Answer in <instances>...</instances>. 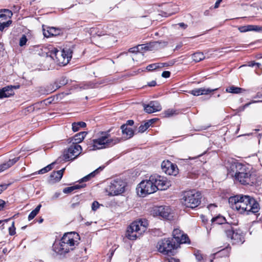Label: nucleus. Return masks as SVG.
I'll return each instance as SVG.
<instances>
[{"mask_svg": "<svg viewBox=\"0 0 262 262\" xmlns=\"http://www.w3.org/2000/svg\"><path fill=\"white\" fill-rule=\"evenodd\" d=\"M226 219L222 215H218L216 217H212L211 220L212 224H216L217 225L223 224L226 223Z\"/></svg>", "mask_w": 262, "mask_h": 262, "instance_id": "obj_31", "label": "nucleus"}, {"mask_svg": "<svg viewBox=\"0 0 262 262\" xmlns=\"http://www.w3.org/2000/svg\"><path fill=\"white\" fill-rule=\"evenodd\" d=\"M151 212L154 216H159L165 219H169L171 209L168 206H156L152 208Z\"/></svg>", "mask_w": 262, "mask_h": 262, "instance_id": "obj_14", "label": "nucleus"}, {"mask_svg": "<svg viewBox=\"0 0 262 262\" xmlns=\"http://www.w3.org/2000/svg\"><path fill=\"white\" fill-rule=\"evenodd\" d=\"M13 8V11H14V12H18L20 9V7L17 6H14Z\"/></svg>", "mask_w": 262, "mask_h": 262, "instance_id": "obj_59", "label": "nucleus"}, {"mask_svg": "<svg viewBox=\"0 0 262 262\" xmlns=\"http://www.w3.org/2000/svg\"><path fill=\"white\" fill-rule=\"evenodd\" d=\"M165 41H153L149 43L139 45L141 51L157 50L167 46Z\"/></svg>", "mask_w": 262, "mask_h": 262, "instance_id": "obj_15", "label": "nucleus"}, {"mask_svg": "<svg viewBox=\"0 0 262 262\" xmlns=\"http://www.w3.org/2000/svg\"><path fill=\"white\" fill-rule=\"evenodd\" d=\"M254 98H262V94H257V95L254 97Z\"/></svg>", "mask_w": 262, "mask_h": 262, "instance_id": "obj_63", "label": "nucleus"}, {"mask_svg": "<svg viewBox=\"0 0 262 262\" xmlns=\"http://www.w3.org/2000/svg\"><path fill=\"white\" fill-rule=\"evenodd\" d=\"M12 85H8L0 89V99L8 98L14 95Z\"/></svg>", "mask_w": 262, "mask_h": 262, "instance_id": "obj_21", "label": "nucleus"}, {"mask_svg": "<svg viewBox=\"0 0 262 262\" xmlns=\"http://www.w3.org/2000/svg\"><path fill=\"white\" fill-rule=\"evenodd\" d=\"M50 56L58 64L65 66L71 60L73 51L70 48H64L62 50L53 48L50 51Z\"/></svg>", "mask_w": 262, "mask_h": 262, "instance_id": "obj_5", "label": "nucleus"}, {"mask_svg": "<svg viewBox=\"0 0 262 262\" xmlns=\"http://www.w3.org/2000/svg\"><path fill=\"white\" fill-rule=\"evenodd\" d=\"M103 167H99L97 169L94 170V171L92 172L90 174H88L87 176L84 177L83 178H82L80 181V183H81L83 182H86L90 180V179L91 178L94 177L97 174H98L100 171L102 170L103 169Z\"/></svg>", "mask_w": 262, "mask_h": 262, "instance_id": "obj_26", "label": "nucleus"}, {"mask_svg": "<svg viewBox=\"0 0 262 262\" xmlns=\"http://www.w3.org/2000/svg\"><path fill=\"white\" fill-rule=\"evenodd\" d=\"M61 30L53 27H47V29L46 30L43 28V34L45 37H50L53 36H57L60 34Z\"/></svg>", "mask_w": 262, "mask_h": 262, "instance_id": "obj_20", "label": "nucleus"}, {"mask_svg": "<svg viewBox=\"0 0 262 262\" xmlns=\"http://www.w3.org/2000/svg\"><path fill=\"white\" fill-rule=\"evenodd\" d=\"M114 250L113 249H111L110 250V253H108V254L110 255L109 257L111 258L113 256V254H114Z\"/></svg>", "mask_w": 262, "mask_h": 262, "instance_id": "obj_61", "label": "nucleus"}, {"mask_svg": "<svg viewBox=\"0 0 262 262\" xmlns=\"http://www.w3.org/2000/svg\"><path fill=\"white\" fill-rule=\"evenodd\" d=\"M154 122V119H151L144 124H141L138 128V132L141 133L144 132Z\"/></svg>", "mask_w": 262, "mask_h": 262, "instance_id": "obj_32", "label": "nucleus"}, {"mask_svg": "<svg viewBox=\"0 0 262 262\" xmlns=\"http://www.w3.org/2000/svg\"><path fill=\"white\" fill-rule=\"evenodd\" d=\"M227 236L230 238L233 244H242L245 241L244 234L240 229L232 228L226 230Z\"/></svg>", "mask_w": 262, "mask_h": 262, "instance_id": "obj_11", "label": "nucleus"}, {"mask_svg": "<svg viewBox=\"0 0 262 262\" xmlns=\"http://www.w3.org/2000/svg\"><path fill=\"white\" fill-rule=\"evenodd\" d=\"M189 243L190 240L189 239L188 236L186 234H185L183 233L181 236L179 238V239H178V240L176 242V244L177 245V248L181 244H186Z\"/></svg>", "mask_w": 262, "mask_h": 262, "instance_id": "obj_29", "label": "nucleus"}, {"mask_svg": "<svg viewBox=\"0 0 262 262\" xmlns=\"http://www.w3.org/2000/svg\"><path fill=\"white\" fill-rule=\"evenodd\" d=\"M165 262H180L179 259H176L175 258L171 257L170 259H168Z\"/></svg>", "mask_w": 262, "mask_h": 262, "instance_id": "obj_55", "label": "nucleus"}, {"mask_svg": "<svg viewBox=\"0 0 262 262\" xmlns=\"http://www.w3.org/2000/svg\"><path fill=\"white\" fill-rule=\"evenodd\" d=\"M82 148L78 144H73L64 151L63 158L66 161L73 160L76 158L81 153Z\"/></svg>", "mask_w": 262, "mask_h": 262, "instance_id": "obj_12", "label": "nucleus"}, {"mask_svg": "<svg viewBox=\"0 0 262 262\" xmlns=\"http://www.w3.org/2000/svg\"><path fill=\"white\" fill-rule=\"evenodd\" d=\"M86 125V123L82 121L74 122L72 123V130L76 132L78 131L80 128L85 127Z\"/></svg>", "mask_w": 262, "mask_h": 262, "instance_id": "obj_33", "label": "nucleus"}, {"mask_svg": "<svg viewBox=\"0 0 262 262\" xmlns=\"http://www.w3.org/2000/svg\"><path fill=\"white\" fill-rule=\"evenodd\" d=\"M244 91V90L242 88L237 87L234 85L228 86L226 89V92L227 93L232 94H239L242 93Z\"/></svg>", "mask_w": 262, "mask_h": 262, "instance_id": "obj_28", "label": "nucleus"}, {"mask_svg": "<svg viewBox=\"0 0 262 262\" xmlns=\"http://www.w3.org/2000/svg\"><path fill=\"white\" fill-rule=\"evenodd\" d=\"M160 63H155L149 64L148 66H147L146 69L148 71H152L154 70H156L158 68H161V66H160Z\"/></svg>", "mask_w": 262, "mask_h": 262, "instance_id": "obj_39", "label": "nucleus"}, {"mask_svg": "<svg viewBox=\"0 0 262 262\" xmlns=\"http://www.w3.org/2000/svg\"><path fill=\"white\" fill-rule=\"evenodd\" d=\"M176 114V111L173 109H168L165 112V115L166 117H170Z\"/></svg>", "mask_w": 262, "mask_h": 262, "instance_id": "obj_40", "label": "nucleus"}, {"mask_svg": "<svg viewBox=\"0 0 262 262\" xmlns=\"http://www.w3.org/2000/svg\"><path fill=\"white\" fill-rule=\"evenodd\" d=\"M255 66H256L258 68H259L260 66V63L258 62H255L254 61H251L248 64V66L251 67H253Z\"/></svg>", "mask_w": 262, "mask_h": 262, "instance_id": "obj_49", "label": "nucleus"}, {"mask_svg": "<svg viewBox=\"0 0 262 262\" xmlns=\"http://www.w3.org/2000/svg\"><path fill=\"white\" fill-rule=\"evenodd\" d=\"M65 168L58 171H54L50 174V180L54 182L59 181L62 178Z\"/></svg>", "mask_w": 262, "mask_h": 262, "instance_id": "obj_25", "label": "nucleus"}, {"mask_svg": "<svg viewBox=\"0 0 262 262\" xmlns=\"http://www.w3.org/2000/svg\"><path fill=\"white\" fill-rule=\"evenodd\" d=\"M128 51L130 53H136L141 51L139 45L137 46L130 48Z\"/></svg>", "mask_w": 262, "mask_h": 262, "instance_id": "obj_43", "label": "nucleus"}, {"mask_svg": "<svg viewBox=\"0 0 262 262\" xmlns=\"http://www.w3.org/2000/svg\"><path fill=\"white\" fill-rule=\"evenodd\" d=\"M146 222L140 220L133 222L128 227L126 236L130 240H135L146 230Z\"/></svg>", "mask_w": 262, "mask_h": 262, "instance_id": "obj_7", "label": "nucleus"}, {"mask_svg": "<svg viewBox=\"0 0 262 262\" xmlns=\"http://www.w3.org/2000/svg\"><path fill=\"white\" fill-rule=\"evenodd\" d=\"M259 160L261 162V165H262V153L260 155V157L259 158Z\"/></svg>", "mask_w": 262, "mask_h": 262, "instance_id": "obj_64", "label": "nucleus"}, {"mask_svg": "<svg viewBox=\"0 0 262 262\" xmlns=\"http://www.w3.org/2000/svg\"><path fill=\"white\" fill-rule=\"evenodd\" d=\"M78 234L75 232L65 233L59 243H55L53 245L54 251L58 254L62 255L73 250L77 243L75 239Z\"/></svg>", "mask_w": 262, "mask_h": 262, "instance_id": "obj_3", "label": "nucleus"}, {"mask_svg": "<svg viewBox=\"0 0 262 262\" xmlns=\"http://www.w3.org/2000/svg\"><path fill=\"white\" fill-rule=\"evenodd\" d=\"M241 32H246L248 31H254L256 32L262 31V27L257 25H249L245 26L240 27L238 28Z\"/></svg>", "mask_w": 262, "mask_h": 262, "instance_id": "obj_22", "label": "nucleus"}, {"mask_svg": "<svg viewBox=\"0 0 262 262\" xmlns=\"http://www.w3.org/2000/svg\"><path fill=\"white\" fill-rule=\"evenodd\" d=\"M157 247L159 252L164 254H167L172 250L177 248V245L173 241V239L164 238L158 242Z\"/></svg>", "mask_w": 262, "mask_h": 262, "instance_id": "obj_10", "label": "nucleus"}, {"mask_svg": "<svg viewBox=\"0 0 262 262\" xmlns=\"http://www.w3.org/2000/svg\"><path fill=\"white\" fill-rule=\"evenodd\" d=\"M122 135L126 139H130L133 137L134 131L130 127H127L126 125H122L121 126Z\"/></svg>", "mask_w": 262, "mask_h": 262, "instance_id": "obj_24", "label": "nucleus"}, {"mask_svg": "<svg viewBox=\"0 0 262 262\" xmlns=\"http://www.w3.org/2000/svg\"><path fill=\"white\" fill-rule=\"evenodd\" d=\"M13 15L11 10L9 9H3L0 11V18L6 19L7 18H10Z\"/></svg>", "mask_w": 262, "mask_h": 262, "instance_id": "obj_30", "label": "nucleus"}, {"mask_svg": "<svg viewBox=\"0 0 262 262\" xmlns=\"http://www.w3.org/2000/svg\"><path fill=\"white\" fill-rule=\"evenodd\" d=\"M60 195L61 192L59 191L55 192L54 194L51 196L50 199L51 201H54L56 200L60 196Z\"/></svg>", "mask_w": 262, "mask_h": 262, "instance_id": "obj_44", "label": "nucleus"}, {"mask_svg": "<svg viewBox=\"0 0 262 262\" xmlns=\"http://www.w3.org/2000/svg\"><path fill=\"white\" fill-rule=\"evenodd\" d=\"M143 106L145 112L148 114L159 112L162 110L160 103L157 101H150L147 104H144Z\"/></svg>", "mask_w": 262, "mask_h": 262, "instance_id": "obj_17", "label": "nucleus"}, {"mask_svg": "<svg viewBox=\"0 0 262 262\" xmlns=\"http://www.w3.org/2000/svg\"><path fill=\"white\" fill-rule=\"evenodd\" d=\"M152 176L154 179H152V181L155 182L154 184L157 187V190H165L171 186L170 181H168L166 177L158 174H154Z\"/></svg>", "mask_w": 262, "mask_h": 262, "instance_id": "obj_13", "label": "nucleus"}, {"mask_svg": "<svg viewBox=\"0 0 262 262\" xmlns=\"http://www.w3.org/2000/svg\"><path fill=\"white\" fill-rule=\"evenodd\" d=\"M218 89L219 88L211 89L210 88L206 89L205 88H201L191 90L190 93L193 96H198L203 95H208L212 92L217 91Z\"/></svg>", "mask_w": 262, "mask_h": 262, "instance_id": "obj_18", "label": "nucleus"}, {"mask_svg": "<svg viewBox=\"0 0 262 262\" xmlns=\"http://www.w3.org/2000/svg\"><path fill=\"white\" fill-rule=\"evenodd\" d=\"M12 23V20H9L6 22L0 23V31H3L5 28H8Z\"/></svg>", "mask_w": 262, "mask_h": 262, "instance_id": "obj_38", "label": "nucleus"}, {"mask_svg": "<svg viewBox=\"0 0 262 262\" xmlns=\"http://www.w3.org/2000/svg\"><path fill=\"white\" fill-rule=\"evenodd\" d=\"M126 186L125 183L120 179L112 180L106 188L109 195H117L123 193Z\"/></svg>", "mask_w": 262, "mask_h": 262, "instance_id": "obj_9", "label": "nucleus"}, {"mask_svg": "<svg viewBox=\"0 0 262 262\" xmlns=\"http://www.w3.org/2000/svg\"><path fill=\"white\" fill-rule=\"evenodd\" d=\"M229 173L234 177L236 181L246 185L253 183L251 170L246 165L237 162L234 159L229 160L226 164Z\"/></svg>", "mask_w": 262, "mask_h": 262, "instance_id": "obj_2", "label": "nucleus"}, {"mask_svg": "<svg viewBox=\"0 0 262 262\" xmlns=\"http://www.w3.org/2000/svg\"><path fill=\"white\" fill-rule=\"evenodd\" d=\"M87 133L85 132H81L76 134L72 138L68 139V141L69 143H71L73 144H78L81 142L86 135Z\"/></svg>", "mask_w": 262, "mask_h": 262, "instance_id": "obj_19", "label": "nucleus"}, {"mask_svg": "<svg viewBox=\"0 0 262 262\" xmlns=\"http://www.w3.org/2000/svg\"><path fill=\"white\" fill-rule=\"evenodd\" d=\"M9 233L10 235H13L16 233L15 227L14 226V222H12L11 226L9 227Z\"/></svg>", "mask_w": 262, "mask_h": 262, "instance_id": "obj_41", "label": "nucleus"}, {"mask_svg": "<svg viewBox=\"0 0 262 262\" xmlns=\"http://www.w3.org/2000/svg\"><path fill=\"white\" fill-rule=\"evenodd\" d=\"M160 66H161V67H165V66H169V64L167 63H160Z\"/></svg>", "mask_w": 262, "mask_h": 262, "instance_id": "obj_62", "label": "nucleus"}, {"mask_svg": "<svg viewBox=\"0 0 262 262\" xmlns=\"http://www.w3.org/2000/svg\"><path fill=\"white\" fill-rule=\"evenodd\" d=\"M9 184H2L0 185V194L5 190H6Z\"/></svg>", "mask_w": 262, "mask_h": 262, "instance_id": "obj_50", "label": "nucleus"}, {"mask_svg": "<svg viewBox=\"0 0 262 262\" xmlns=\"http://www.w3.org/2000/svg\"><path fill=\"white\" fill-rule=\"evenodd\" d=\"M28 39L27 38V37L25 35H23L19 40V45L20 47H23L24 45H26Z\"/></svg>", "mask_w": 262, "mask_h": 262, "instance_id": "obj_42", "label": "nucleus"}, {"mask_svg": "<svg viewBox=\"0 0 262 262\" xmlns=\"http://www.w3.org/2000/svg\"><path fill=\"white\" fill-rule=\"evenodd\" d=\"M99 207V204L97 201H94L92 204V209L96 211Z\"/></svg>", "mask_w": 262, "mask_h": 262, "instance_id": "obj_45", "label": "nucleus"}, {"mask_svg": "<svg viewBox=\"0 0 262 262\" xmlns=\"http://www.w3.org/2000/svg\"><path fill=\"white\" fill-rule=\"evenodd\" d=\"M5 204V202L2 200H0V211L3 209Z\"/></svg>", "mask_w": 262, "mask_h": 262, "instance_id": "obj_56", "label": "nucleus"}, {"mask_svg": "<svg viewBox=\"0 0 262 262\" xmlns=\"http://www.w3.org/2000/svg\"><path fill=\"white\" fill-rule=\"evenodd\" d=\"M154 179L151 175L149 180H143L138 185L136 189L138 195L141 197H144L147 194H151L157 191V187L155 185Z\"/></svg>", "mask_w": 262, "mask_h": 262, "instance_id": "obj_8", "label": "nucleus"}, {"mask_svg": "<svg viewBox=\"0 0 262 262\" xmlns=\"http://www.w3.org/2000/svg\"><path fill=\"white\" fill-rule=\"evenodd\" d=\"M97 138L92 140V150L105 148L117 144L119 141L116 138H112L110 131L100 132L97 134Z\"/></svg>", "mask_w": 262, "mask_h": 262, "instance_id": "obj_4", "label": "nucleus"}, {"mask_svg": "<svg viewBox=\"0 0 262 262\" xmlns=\"http://www.w3.org/2000/svg\"><path fill=\"white\" fill-rule=\"evenodd\" d=\"M163 172L168 175L176 176L178 173V168L176 164L169 161H163L161 164Z\"/></svg>", "mask_w": 262, "mask_h": 262, "instance_id": "obj_16", "label": "nucleus"}, {"mask_svg": "<svg viewBox=\"0 0 262 262\" xmlns=\"http://www.w3.org/2000/svg\"><path fill=\"white\" fill-rule=\"evenodd\" d=\"M157 84V82L155 80H152L150 82H149L147 83V85L149 86H156Z\"/></svg>", "mask_w": 262, "mask_h": 262, "instance_id": "obj_54", "label": "nucleus"}, {"mask_svg": "<svg viewBox=\"0 0 262 262\" xmlns=\"http://www.w3.org/2000/svg\"><path fill=\"white\" fill-rule=\"evenodd\" d=\"M182 233L183 232L180 229L178 228L174 229L172 232L173 238L172 239H173V241L176 242Z\"/></svg>", "mask_w": 262, "mask_h": 262, "instance_id": "obj_36", "label": "nucleus"}, {"mask_svg": "<svg viewBox=\"0 0 262 262\" xmlns=\"http://www.w3.org/2000/svg\"><path fill=\"white\" fill-rule=\"evenodd\" d=\"M258 102H262V100H257H257H252V101H251L249 103H246L243 106V109H245V108L248 107L252 103H258Z\"/></svg>", "mask_w": 262, "mask_h": 262, "instance_id": "obj_46", "label": "nucleus"}, {"mask_svg": "<svg viewBox=\"0 0 262 262\" xmlns=\"http://www.w3.org/2000/svg\"><path fill=\"white\" fill-rule=\"evenodd\" d=\"M202 194L200 192L191 190L184 193L182 202L186 207L194 208L200 204Z\"/></svg>", "mask_w": 262, "mask_h": 262, "instance_id": "obj_6", "label": "nucleus"}, {"mask_svg": "<svg viewBox=\"0 0 262 262\" xmlns=\"http://www.w3.org/2000/svg\"><path fill=\"white\" fill-rule=\"evenodd\" d=\"M134 124V121L133 120H128L126 123L124 124L123 125H127V127H129V126H133Z\"/></svg>", "mask_w": 262, "mask_h": 262, "instance_id": "obj_51", "label": "nucleus"}, {"mask_svg": "<svg viewBox=\"0 0 262 262\" xmlns=\"http://www.w3.org/2000/svg\"><path fill=\"white\" fill-rule=\"evenodd\" d=\"M192 58L195 62H198L205 58V56L202 52H196L192 55Z\"/></svg>", "mask_w": 262, "mask_h": 262, "instance_id": "obj_34", "label": "nucleus"}, {"mask_svg": "<svg viewBox=\"0 0 262 262\" xmlns=\"http://www.w3.org/2000/svg\"><path fill=\"white\" fill-rule=\"evenodd\" d=\"M53 165V163H52L51 164L48 165V166L45 167L44 168L41 169L39 171H38L37 173L38 174H43L45 173L50 170H51L52 168V166Z\"/></svg>", "mask_w": 262, "mask_h": 262, "instance_id": "obj_37", "label": "nucleus"}, {"mask_svg": "<svg viewBox=\"0 0 262 262\" xmlns=\"http://www.w3.org/2000/svg\"><path fill=\"white\" fill-rule=\"evenodd\" d=\"M195 256L196 258L199 261H200L203 259V257H202V255L198 251L195 253Z\"/></svg>", "mask_w": 262, "mask_h": 262, "instance_id": "obj_52", "label": "nucleus"}, {"mask_svg": "<svg viewBox=\"0 0 262 262\" xmlns=\"http://www.w3.org/2000/svg\"><path fill=\"white\" fill-rule=\"evenodd\" d=\"M180 27L185 29L187 27V25L184 24V23H180L178 24Z\"/></svg>", "mask_w": 262, "mask_h": 262, "instance_id": "obj_57", "label": "nucleus"}, {"mask_svg": "<svg viewBox=\"0 0 262 262\" xmlns=\"http://www.w3.org/2000/svg\"><path fill=\"white\" fill-rule=\"evenodd\" d=\"M41 207V205L39 204L33 210H32L28 215V220L31 221L33 219L35 216L38 213L40 208Z\"/></svg>", "mask_w": 262, "mask_h": 262, "instance_id": "obj_35", "label": "nucleus"}, {"mask_svg": "<svg viewBox=\"0 0 262 262\" xmlns=\"http://www.w3.org/2000/svg\"><path fill=\"white\" fill-rule=\"evenodd\" d=\"M19 160V157L10 159L9 161L0 164V172L8 169L15 164Z\"/></svg>", "mask_w": 262, "mask_h": 262, "instance_id": "obj_23", "label": "nucleus"}, {"mask_svg": "<svg viewBox=\"0 0 262 262\" xmlns=\"http://www.w3.org/2000/svg\"><path fill=\"white\" fill-rule=\"evenodd\" d=\"M170 76V72L169 71H164L162 73V76L164 78H169Z\"/></svg>", "mask_w": 262, "mask_h": 262, "instance_id": "obj_48", "label": "nucleus"}, {"mask_svg": "<svg viewBox=\"0 0 262 262\" xmlns=\"http://www.w3.org/2000/svg\"><path fill=\"white\" fill-rule=\"evenodd\" d=\"M216 206L214 204H210L208 206V208L210 210L213 207H216Z\"/></svg>", "mask_w": 262, "mask_h": 262, "instance_id": "obj_60", "label": "nucleus"}, {"mask_svg": "<svg viewBox=\"0 0 262 262\" xmlns=\"http://www.w3.org/2000/svg\"><path fill=\"white\" fill-rule=\"evenodd\" d=\"M86 185L85 184H76L74 186L68 187L64 188L63 189V192L64 193H69L73 192L74 190L78 189L81 188H83L85 187Z\"/></svg>", "mask_w": 262, "mask_h": 262, "instance_id": "obj_27", "label": "nucleus"}, {"mask_svg": "<svg viewBox=\"0 0 262 262\" xmlns=\"http://www.w3.org/2000/svg\"><path fill=\"white\" fill-rule=\"evenodd\" d=\"M228 202L232 209L237 210L241 214H255L260 209L258 202L248 195L238 194L231 196L228 199Z\"/></svg>", "mask_w": 262, "mask_h": 262, "instance_id": "obj_1", "label": "nucleus"}, {"mask_svg": "<svg viewBox=\"0 0 262 262\" xmlns=\"http://www.w3.org/2000/svg\"><path fill=\"white\" fill-rule=\"evenodd\" d=\"M67 83V79L66 78L62 77L60 80V84L61 85H65Z\"/></svg>", "mask_w": 262, "mask_h": 262, "instance_id": "obj_53", "label": "nucleus"}, {"mask_svg": "<svg viewBox=\"0 0 262 262\" xmlns=\"http://www.w3.org/2000/svg\"><path fill=\"white\" fill-rule=\"evenodd\" d=\"M222 1V0H217L214 4V8H215V9L217 8Z\"/></svg>", "mask_w": 262, "mask_h": 262, "instance_id": "obj_58", "label": "nucleus"}, {"mask_svg": "<svg viewBox=\"0 0 262 262\" xmlns=\"http://www.w3.org/2000/svg\"><path fill=\"white\" fill-rule=\"evenodd\" d=\"M10 220V219H6L4 220H0V226H1V227H2V229L5 228V223H8Z\"/></svg>", "mask_w": 262, "mask_h": 262, "instance_id": "obj_47", "label": "nucleus"}]
</instances>
